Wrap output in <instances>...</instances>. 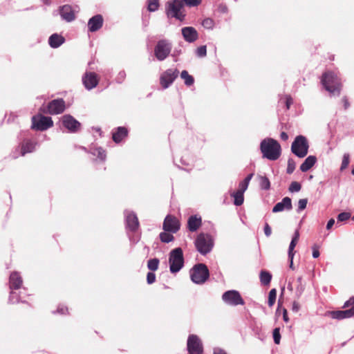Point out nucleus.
I'll list each match as a JSON object with an SVG mask.
<instances>
[{
    "mask_svg": "<svg viewBox=\"0 0 354 354\" xmlns=\"http://www.w3.org/2000/svg\"><path fill=\"white\" fill-rule=\"evenodd\" d=\"M292 208V201L290 198L286 196L279 203H277L272 209V212L277 213L285 209L290 210Z\"/></svg>",
    "mask_w": 354,
    "mask_h": 354,
    "instance_id": "6ab92c4d",
    "label": "nucleus"
},
{
    "mask_svg": "<svg viewBox=\"0 0 354 354\" xmlns=\"http://www.w3.org/2000/svg\"><path fill=\"white\" fill-rule=\"evenodd\" d=\"M60 15L67 21H72L75 19V13L69 5H64L60 8Z\"/></svg>",
    "mask_w": 354,
    "mask_h": 354,
    "instance_id": "b1692460",
    "label": "nucleus"
},
{
    "mask_svg": "<svg viewBox=\"0 0 354 354\" xmlns=\"http://www.w3.org/2000/svg\"><path fill=\"white\" fill-rule=\"evenodd\" d=\"M66 109V103L62 98H58L50 101L46 106L40 108V111L50 115L62 113Z\"/></svg>",
    "mask_w": 354,
    "mask_h": 354,
    "instance_id": "423d86ee",
    "label": "nucleus"
},
{
    "mask_svg": "<svg viewBox=\"0 0 354 354\" xmlns=\"http://www.w3.org/2000/svg\"><path fill=\"white\" fill-rule=\"evenodd\" d=\"M259 183L262 189L268 190L270 187V183L266 176H259Z\"/></svg>",
    "mask_w": 354,
    "mask_h": 354,
    "instance_id": "473e14b6",
    "label": "nucleus"
},
{
    "mask_svg": "<svg viewBox=\"0 0 354 354\" xmlns=\"http://www.w3.org/2000/svg\"><path fill=\"white\" fill-rule=\"evenodd\" d=\"M82 82L86 88L91 90L98 84L99 77L94 72H86L82 77Z\"/></svg>",
    "mask_w": 354,
    "mask_h": 354,
    "instance_id": "2eb2a0df",
    "label": "nucleus"
},
{
    "mask_svg": "<svg viewBox=\"0 0 354 354\" xmlns=\"http://www.w3.org/2000/svg\"><path fill=\"white\" fill-rule=\"evenodd\" d=\"M159 1L158 0H149L148 1V10L149 12H154L158 9Z\"/></svg>",
    "mask_w": 354,
    "mask_h": 354,
    "instance_id": "4c0bfd02",
    "label": "nucleus"
},
{
    "mask_svg": "<svg viewBox=\"0 0 354 354\" xmlns=\"http://www.w3.org/2000/svg\"><path fill=\"white\" fill-rule=\"evenodd\" d=\"M307 203H308L307 198L299 199L298 201L297 212H301V211L304 210V209H306Z\"/></svg>",
    "mask_w": 354,
    "mask_h": 354,
    "instance_id": "49530a36",
    "label": "nucleus"
},
{
    "mask_svg": "<svg viewBox=\"0 0 354 354\" xmlns=\"http://www.w3.org/2000/svg\"><path fill=\"white\" fill-rule=\"evenodd\" d=\"M295 169V162L292 159H289L288 160V166H287V173L290 174Z\"/></svg>",
    "mask_w": 354,
    "mask_h": 354,
    "instance_id": "de8ad7c7",
    "label": "nucleus"
},
{
    "mask_svg": "<svg viewBox=\"0 0 354 354\" xmlns=\"http://www.w3.org/2000/svg\"><path fill=\"white\" fill-rule=\"evenodd\" d=\"M30 308V304L26 301H21V304L17 307L16 310L19 313L27 311Z\"/></svg>",
    "mask_w": 354,
    "mask_h": 354,
    "instance_id": "58836bf2",
    "label": "nucleus"
},
{
    "mask_svg": "<svg viewBox=\"0 0 354 354\" xmlns=\"http://www.w3.org/2000/svg\"><path fill=\"white\" fill-rule=\"evenodd\" d=\"M196 54L198 57H205L207 54L206 46H201L196 49Z\"/></svg>",
    "mask_w": 354,
    "mask_h": 354,
    "instance_id": "09e8293b",
    "label": "nucleus"
},
{
    "mask_svg": "<svg viewBox=\"0 0 354 354\" xmlns=\"http://www.w3.org/2000/svg\"><path fill=\"white\" fill-rule=\"evenodd\" d=\"M260 149L263 157L270 160H277L281 153V148L279 143L273 138H266L260 145Z\"/></svg>",
    "mask_w": 354,
    "mask_h": 354,
    "instance_id": "f03ea898",
    "label": "nucleus"
},
{
    "mask_svg": "<svg viewBox=\"0 0 354 354\" xmlns=\"http://www.w3.org/2000/svg\"><path fill=\"white\" fill-rule=\"evenodd\" d=\"M222 299L227 304L232 306L243 305L244 301L240 293L236 290H228L222 295Z\"/></svg>",
    "mask_w": 354,
    "mask_h": 354,
    "instance_id": "4468645a",
    "label": "nucleus"
},
{
    "mask_svg": "<svg viewBox=\"0 0 354 354\" xmlns=\"http://www.w3.org/2000/svg\"><path fill=\"white\" fill-rule=\"evenodd\" d=\"M192 280L196 283H203L209 276V270L206 265L198 263L194 266L190 272Z\"/></svg>",
    "mask_w": 354,
    "mask_h": 354,
    "instance_id": "20e7f679",
    "label": "nucleus"
},
{
    "mask_svg": "<svg viewBox=\"0 0 354 354\" xmlns=\"http://www.w3.org/2000/svg\"><path fill=\"white\" fill-rule=\"evenodd\" d=\"M321 83L331 95H340L342 84L341 79L335 72L329 71L324 73L322 75Z\"/></svg>",
    "mask_w": 354,
    "mask_h": 354,
    "instance_id": "f257e3e1",
    "label": "nucleus"
},
{
    "mask_svg": "<svg viewBox=\"0 0 354 354\" xmlns=\"http://www.w3.org/2000/svg\"><path fill=\"white\" fill-rule=\"evenodd\" d=\"M214 354H227V353L223 349L218 348L214 350Z\"/></svg>",
    "mask_w": 354,
    "mask_h": 354,
    "instance_id": "69168bd1",
    "label": "nucleus"
},
{
    "mask_svg": "<svg viewBox=\"0 0 354 354\" xmlns=\"http://www.w3.org/2000/svg\"><path fill=\"white\" fill-rule=\"evenodd\" d=\"M273 339L276 344H279L281 340V335L279 328H275L273 330Z\"/></svg>",
    "mask_w": 354,
    "mask_h": 354,
    "instance_id": "37998d69",
    "label": "nucleus"
},
{
    "mask_svg": "<svg viewBox=\"0 0 354 354\" xmlns=\"http://www.w3.org/2000/svg\"><path fill=\"white\" fill-rule=\"evenodd\" d=\"M351 217V214L348 212H342L337 216V222L346 221Z\"/></svg>",
    "mask_w": 354,
    "mask_h": 354,
    "instance_id": "c03bdc74",
    "label": "nucleus"
},
{
    "mask_svg": "<svg viewBox=\"0 0 354 354\" xmlns=\"http://www.w3.org/2000/svg\"><path fill=\"white\" fill-rule=\"evenodd\" d=\"M181 226L179 219L174 215L168 214L162 223V229L165 232L176 233Z\"/></svg>",
    "mask_w": 354,
    "mask_h": 354,
    "instance_id": "f8f14e48",
    "label": "nucleus"
},
{
    "mask_svg": "<svg viewBox=\"0 0 354 354\" xmlns=\"http://www.w3.org/2000/svg\"><path fill=\"white\" fill-rule=\"evenodd\" d=\"M159 259L157 258L151 259L147 261V268L149 270L154 272L158 269Z\"/></svg>",
    "mask_w": 354,
    "mask_h": 354,
    "instance_id": "f704fd0d",
    "label": "nucleus"
},
{
    "mask_svg": "<svg viewBox=\"0 0 354 354\" xmlns=\"http://www.w3.org/2000/svg\"><path fill=\"white\" fill-rule=\"evenodd\" d=\"M64 41V37L57 33L53 34L48 39L49 45L53 48L59 47Z\"/></svg>",
    "mask_w": 354,
    "mask_h": 354,
    "instance_id": "393cba45",
    "label": "nucleus"
},
{
    "mask_svg": "<svg viewBox=\"0 0 354 354\" xmlns=\"http://www.w3.org/2000/svg\"><path fill=\"white\" fill-rule=\"evenodd\" d=\"M313 257L314 258H318L319 257V252L317 245L313 247Z\"/></svg>",
    "mask_w": 354,
    "mask_h": 354,
    "instance_id": "4d7b16f0",
    "label": "nucleus"
},
{
    "mask_svg": "<svg viewBox=\"0 0 354 354\" xmlns=\"http://www.w3.org/2000/svg\"><path fill=\"white\" fill-rule=\"evenodd\" d=\"M128 136V130L124 127H118L115 131L112 133L113 140L115 143L120 142L124 138L127 137Z\"/></svg>",
    "mask_w": 354,
    "mask_h": 354,
    "instance_id": "4be33fe9",
    "label": "nucleus"
},
{
    "mask_svg": "<svg viewBox=\"0 0 354 354\" xmlns=\"http://www.w3.org/2000/svg\"><path fill=\"white\" fill-rule=\"evenodd\" d=\"M182 35L185 41L194 42L198 39V32L193 27H185L182 29Z\"/></svg>",
    "mask_w": 354,
    "mask_h": 354,
    "instance_id": "aec40b11",
    "label": "nucleus"
},
{
    "mask_svg": "<svg viewBox=\"0 0 354 354\" xmlns=\"http://www.w3.org/2000/svg\"><path fill=\"white\" fill-rule=\"evenodd\" d=\"M243 192L236 191L231 194V196L234 198V204L236 206L241 205L244 201V196Z\"/></svg>",
    "mask_w": 354,
    "mask_h": 354,
    "instance_id": "c756f323",
    "label": "nucleus"
},
{
    "mask_svg": "<svg viewBox=\"0 0 354 354\" xmlns=\"http://www.w3.org/2000/svg\"><path fill=\"white\" fill-rule=\"evenodd\" d=\"M252 176H253V174H250L243 180L249 184V183H250V180L252 179Z\"/></svg>",
    "mask_w": 354,
    "mask_h": 354,
    "instance_id": "338daca9",
    "label": "nucleus"
},
{
    "mask_svg": "<svg viewBox=\"0 0 354 354\" xmlns=\"http://www.w3.org/2000/svg\"><path fill=\"white\" fill-rule=\"evenodd\" d=\"M202 25L205 28L212 29L214 26V21L211 18H206L203 21Z\"/></svg>",
    "mask_w": 354,
    "mask_h": 354,
    "instance_id": "ea45409f",
    "label": "nucleus"
},
{
    "mask_svg": "<svg viewBox=\"0 0 354 354\" xmlns=\"http://www.w3.org/2000/svg\"><path fill=\"white\" fill-rule=\"evenodd\" d=\"M335 224V220L333 218H330L328 221V223L326 225V229L327 230H330L331 229V227L333 226V225Z\"/></svg>",
    "mask_w": 354,
    "mask_h": 354,
    "instance_id": "680f3d73",
    "label": "nucleus"
},
{
    "mask_svg": "<svg viewBox=\"0 0 354 354\" xmlns=\"http://www.w3.org/2000/svg\"><path fill=\"white\" fill-rule=\"evenodd\" d=\"M62 124L71 132H77L81 126L80 123L70 115L63 116Z\"/></svg>",
    "mask_w": 354,
    "mask_h": 354,
    "instance_id": "dca6fc26",
    "label": "nucleus"
},
{
    "mask_svg": "<svg viewBox=\"0 0 354 354\" xmlns=\"http://www.w3.org/2000/svg\"><path fill=\"white\" fill-rule=\"evenodd\" d=\"M349 162H350V156L348 153H345L343 156L340 169L341 170L345 169L349 165Z\"/></svg>",
    "mask_w": 354,
    "mask_h": 354,
    "instance_id": "79ce46f5",
    "label": "nucleus"
},
{
    "mask_svg": "<svg viewBox=\"0 0 354 354\" xmlns=\"http://www.w3.org/2000/svg\"><path fill=\"white\" fill-rule=\"evenodd\" d=\"M127 227L131 231H136L139 227V221L137 216L135 214H129L127 216Z\"/></svg>",
    "mask_w": 354,
    "mask_h": 354,
    "instance_id": "bb28decb",
    "label": "nucleus"
},
{
    "mask_svg": "<svg viewBox=\"0 0 354 354\" xmlns=\"http://www.w3.org/2000/svg\"><path fill=\"white\" fill-rule=\"evenodd\" d=\"M23 280L19 273L12 272L9 278V286L11 290L19 289L22 285Z\"/></svg>",
    "mask_w": 354,
    "mask_h": 354,
    "instance_id": "412c9836",
    "label": "nucleus"
},
{
    "mask_svg": "<svg viewBox=\"0 0 354 354\" xmlns=\"http://www.w3.org/2000/svg\"><path fill=\"white\" fill-rule=\"evenodd\" d=\"M328 313L333 319L341 320L354 317V308H350L345 310L329 311Z\"/></svg>",
    "mask_w": 354,
    "mask_h": 354,
    "instance_id": "a211bd4d",
    "label": "nucleus"
},
{
    "mask_svg": "<svg viewBox=\"0 0 354 354\" xmlns=\"http://www.w3.org/2000/svg\"><path fill=\"white\" fill-rule=\"evenodd\" d=\"M171 50V44L165 39H161L158 41L154 48V54L158 60L162 61L167 57Z\"/></svg>",
    "mask_w": 354,
    "mask_h": 354,
    "instance_id": "9b49d317",
    "label": "nucleus"
},
{
    "mask_svg": "<svg viewBox=\"0 0 354 354\" xmlns=\"http://www.w3.org/2000/svg\"><path fill=\"white\" fill-rule=\"evenodd\" d=\"M342 102L344 103V107L345 109H347L350 106V103L346 97H344L342 98Z\"/></svg>",
    "mask_w": 354,
    "mask_h": 354,
    "instance_id": "bf43d9fd",
    "label": "nucleus"
},
{
    "mask_svg": "<svg viewBox=\"0 0 354 354\" xmlns=\"http://www.w3.org/2000/svg\"><path fill=\"white\" fill-rule=\"evenodd\" d=\"M272 279V275L267 271L262 270L260 272V281L263 285H268Z\"/></svg>",
    "mask_w": 354,
    "mask_h": 354,
    "instance_id": "7c9ffc66",
    "label": "nucleus"
},
{
    "mask_svg": "<svg viewBox=\"0 0 354 354\" xmlns=\"http://www.w3.org/2000/svg\"><path fill=\"white\" fill-rule=\"evenodd\" d=\"M277 297V290L275 288H272L270 290L269 295H268V306L270 307H272L274 304L275 303Z\"/></svg>",
    "mask_w": 354,
    "mask_h": 354,
    "instance_id": "e433bc0d",
    "label": "nucleus"
},
{
    "mask_svg": "<svg viewBox=\"0 0 354 354\" xmlns=\"http://www.w3.org/2000/svg\"><path fill=\"white\" fill-rule=\"evenodd\" d=\"M15 292L11 290L10 292V297H9V303L11 304H15L16 301H17V299H15Z\"/></svg>",
    "mask_w": 354,
    "mask_h": 354,
    "instance_id": "13d9d810",
    "label": "nucleus"
},
{
    "mask_svg": "<svg viewBox=\"0 0 354 354\" xmlns=\"http://www.w3.org/2000/svg\"><path fill=\"white\" fill-rule=\"evenodd\" d=\"M201 218L196 215L191 216L187 221V228L190 232H196L201 225Z\"/></svg>",
    "mask_w": 354,
    "mask_h": 354,
    "instance_id": "5701e85b",
    "label": "nucleus"
},
{
    "mask_svg": "<svg viewBox=\"0 0 354 354\" xmlns=\"http://www.w3.org/2000/svg\"><path fill=\"white\" fill-rule=\"evenodd\" d=\"M183 4L189 7H195L200 5L202 2V0H181Z\"/></svg>",
    "mask_w": 354,
    "mask_h": 354,
    "instance_id": "a19ab883",
    "label": "nucleus"
},
{
    "mask_svg": "<svg viewBox=\"0 0 354 354\" xmlns=\"http://www.w3.org/2000/svg\"><path fill=\"white\" fill-rule=\"evenodd\" d=\"M349 306H352L351 308H354V297H351L348 301H346L343 308H348Z\"/></svg>",
    "mask_w": 354,
    "mask_h": 354,
    "instance_id": "864d4df0",
    "label": "nucleus"
},
{
    "mask_svg": "<svg viewBox=\"0 0 354 354\" xmlns=\"http://www.w3.org/2000/svg\"><path fill=\"white\" fill-rule=\"evenodd\" d=\"M180 77L184 80L185 84L187 86H192L194 82V77L190 75L187 71H183L181 72Z\"/></svg>",
    "mask_w": 354,
    "mask_h": 354,
    "instance_id": "2f4dec72",
    "label": "nucleus"
},
{
    "mask_svg": "<svg viewBox=\"0 0 354 354\" xmlns=\"http://www.w3.org/2000/svg\"><path fill=\"white\" fill-rule=\"evenodd\" d=\"M104 23L103 17L101 15H96L91 17L88 22V28L90 32H95L100 30Z\"/></svg>",
    "mask_w": 354,
    "mask_h": 354,
    "instance_id": "f3484780",
    "label": "nucleus"
},
{
    "mask_svg": "<svg viewBox=\"0 0 354 354\" xmlns=\"http://www.w3.org/2000/svg\"><path fill=\"white\" fill-rule=\"evenodd\" d=\"M300 308V306L298 302L294 301L292 304V310L294 312H298Z\"/></svg>",
    "mask_w": 354,
    "mask_h": 354,
    "instance_id": "052dcab7",
    "label": "nucleus"
},
{
    "mask_svg": "<svg viewBox=\"0 0 354 354\" xmlns=\"http://www.w3.org/2000/svg\"><path fill=\"white\" fill-rule=\"evenodd\" d=\"M92 153L102 161H104L106 156L105 150L101 147L93 149Z\"/></svg>",
    "mask_w": 354,
    "mask_h": 354,
    "instance_id": "72a5a7b5",
    "label": "nucleus"
},
{
    "mask_svg": "<svg viewBox=\"0 0 354 354\" xmlns=\"http://www.w3.org/2000/svg\"><path fill=\"white\" fill-rule=\"evenodd\" d=\"M301 188V185L298 182L294 181L291 183L289 187V191L291 192H299L300 191Z\"/></svg>",
    "mask_w": 354,
    "mask_h": 354,
    "instance_id": "a18cd8bd",
    "label": "nucleus"
},
{
    "mask_svg": "<svg viewBox=\"0 0 354 354\" xmlns=\"http://www.w3.org/2000/svg\"><path fill=\"white\" fill-rule=\"evenodd\" d=\"M53 126L50 117L42 115H35L32 118V129L38 131H45Z\"/></svg>",
    "mask_w": 354,
    "mask_h": 354,
    "instance_id": "6e6552de",
    "label": "nucleus"
},
{
    "mask_svg": "<svg viewBox=\"0 0 354 354\" xmlns=\"http://www.w3.org/2000/svg\"><path fill=\"white\" fill-rule=\"evenodd\" d=\"M290 258V268L292 269V270H295V267L293 266V258L294 257H289Z\"/></svg>",
    "mask_w": 354,
    "mask_h": 354,
    "instance_id": "774afa93",
    "label": "nucleus"
},
{
    "mask_svg": "<svg viewBox=\"0 0 354 354\" xmlns=\"http://www.w3.org/2000/svg\"><path fill=\"white\" fill-rule=\"evenodd\" d=\"M248 183H247L245 181L243 180L241 181L239 185V189L237 191L244 193L245 191L248 189Z\"/></svg>",
    "mask_w": 354,
    "mask_h": 354,
    "instance_id": "603ef678",
    "label": "nucleus"
},
{
    "mask_svg": "<svg viewBox=\"0 0 354 354\" xmlns=\"http://www.w3.org/2000/svg\"><path fill=\"white\" fill-rule=\"evenodd\" d=\"M173 233L169 232H162L160 234V239L162 243H169L174 241V237Z\"/></svg>",
    "mask_w": 354,
    "mask_h": 354,
    "instance_id": "c9c22d12",
    "label": "nucleus"
},
{
    "mask_svg": "<svg viewBox=\"0 0 354 354\" xmlns=\"http://www.w3.org/2000/svg\"><path fill=\"white\" fill-rule=\"evenodd\" d=\"M156 281V274L153 272H149L147 274V282L148 284H152Z\"/></svg>",
    "mask_w": 354,
    "mask_h": 354,
    "instance_id": "8fccbe9b",
    "label": "nucleus"
},
{
    "mask_svg": "<svg viewBox=\"0 0 354 354\" xmlns=\"http://www.w3.org/2000/svg\"><path fill=\"white\" fill-rule=\"evenodd\" d=\"M283 319L284 322H288L289 321L288 317V313L286 309H283Z\"/></svg>",
    "mask_w": 354,
    "mask_h": 354,
    "instance_id": "e2e57ef3",
    "label": "nucleus"
},
{
    "mask_svg": "<svg viewBox=\"0 0 354 354\" xmlns=\"http://www.w3.org/2000/svg\"><path fill=\"white\" fill-rule=\"evenodd\" d=\"M183 5V1L179 0H174L171 2H168L166 8L167 16L175 17L183 21L185 18V15L183 14L180 10Z\"/></svg>",
    "mask_w": 354,
    "mask_h": 354,
    "instance_id": "1a4fd4ad",
    "label": "nucleus"
},
{
    "mask_svg": "<svg viewBox=\"0 0 354 354\" xmlns=\"http://www.w3.org/2000/svg\"><path fill=\"white\" fill-rule=\"evenodd\" d=\"M293 104V99L290 95L286 96V106L287 109H289L290 106Z\"/></svg>",
    "mask_w": 354,
    "mask_h": 354,
    "instance_id": "5fc2aeb1",
    "label": "nucleus"
},
{
    "mask_svg": "<svg viewBox=\"0 0 354 354\" xmlns=\"http://www.w3.org/2000/svg\"><path fill=\"white\" fill-rule=\"evenodd\" d=\"M299 239V232L298 230H296L294 234V236L292 239V241L289 245L288 250V257H292L295 255L294 249L297 244Z\"/></svg>",
    "mask_w": 354,
    "mask_h": 354,
    "instance_id": "c85d7f7f",
    "label": "nucleus"
},
{
    "mask_svg": "<svg viewBox=\"0 0 354 354\" xmlns=\"http://www.w3.org/2000/svg\"><path fill=\"white\" fill-rule=\"evenodd\" d=\"M264 233L266 236H270V234L272 233L271 227H270V225L268 223H266V225H265Z\"/></svg>",
    "mask_w": 354,
    "mask_h": 354,
    "instance_id": "6e6d98bb",
    "label": "nucleus"
},
{
    "mask_svg": "<svg viewBox=\"0 0 354 354\" xmlns=\"http://www.w3.org/2000/svg\"><path fill=\"white\" fill-rule=\"evenodd\" d=\"M280 138L282 140L286 141L288 139V136L286 132H281L280 134Z\"/></svg>",
    "mask_w": 354,
    "mask_h": 354,
    "instance_id": "0e129e2a",
    "label": "nucleus"
},
{
    "mask_svg": "<svg viewBox=\"0 0 354 354\" xmlns=\"http://www.w3.org/2000/svg\"><path fill=\"white\" fill-rule=\"evenodd\" d=\"M36 143L30 140H26L22 142L21 144V155L25 156L27 153H31L35 150Z\"/></svg>",
    "mask_w": 354,
    "mask_h": 354,
    "instance_id": "a878e982",
    "label": "nucleus"
},
{
    "mask_svg": "<svg viewBox=\"0 0 354 354\" xmlns=\"http://www.w3.org/2000/svg\"><path fill=\"white\" fill-rule=\"evenodd\" d=\"M57 312L61 315H66L68 313V308L64 305H59L57 308Z\"/></svg>",
    "mask_w": 354,
    "mask_h": 354,
    "instance_id": "3c124183",
    "label": "nucleus"
},
{
    "mask_svg": "<svg viewBox=\"0 0 354 354\" xmlns=\"http://www.w3.org/2000/svg\"><path fill=\"white\" fill-rule=\"evenodd\" d=\"M195 245L201 254H206L210 252L213 245L211 236L203 233L198 234L195 241Z\"/></svg>",
    "mask_w": 354,
    "mask_h": 354,
    "instance_id": "0eeeda50",
    "label": "nucleus"
},
{
    "mask_svg": "<svg viewBox=\"0 0 354 354\" xmlns=\"http://www.w3.org/2000/svg\"><path fill=\"white\" fill-rule=\"evenodd\" d=\"M188 354H203V345L201 339L196 335H190L187 338Z\"/></svg>",
    "mask_w": 354,
    "mask_h": 354,
    "instance_id": "9d476101",
    "label": "nucleus"
},
{
    "mask_svg": "<svg viewBox=\"0 0 354 354\" xmlns=\"http://www.w3.org/2000/svg\"><path fill=\"white\" fill-rule=\"evenodd\" d=\"M308 143L306 137L298 136L292 143L291 151L299 158L305 157L308 151Z\"/></svg>",
    "mask_w": 354,
    "mask_h": 354,
    "instance_id": "39448f33",
    "label": "nucleus"
},
{
    "mask_svg": "<svg viewBox=\"0 0 354 354\" xmlns=\"http://www.w3.org/2000/svg\"><path fill=\"white\" fill-rule=\"evenodd\" d=\"M179 71L176 68H169L163 72L160 77V84L163 88H168L178 77Z\"/></svg>",
    "mask_w": 354,
    "mask_h": 354,
    "instance_id": "ddd939ff",
    "label": "nucleus"
},
{
    "mask_svg": "<svg viewBox=\"0 0 354 354\" xmlns=\"http://www.w3.org/2000/svg\"><path fill=\"white\" fill-rule=\"evenodd\" d=\"M169 263V269L172 273L178 272L183 267L184 257L180 248H176L170 252Z\"/></svg>",
    "mask_w": 354,
    "mask_h": 354,
    "instance_id": "7ed1b4c3",
    "label": "nucleus"
},
{
    "mask_svg": "<svg viewBox=\"0 0 354 354\" xmlns=\"http://www.w3.org/2000/svg\"><path fill=\"white\" fill-rule=\"evenodd\" d=\"M317 161V158L315 156H309L304 162L301 165L300 169L303 172L308 171L314 166Z\"/></svg>",
    "mask_w": 354,
    "mask_h": 354,
    "instance_id": "cd10ccee",
    "label": "nucleus"
}]
</instances>
